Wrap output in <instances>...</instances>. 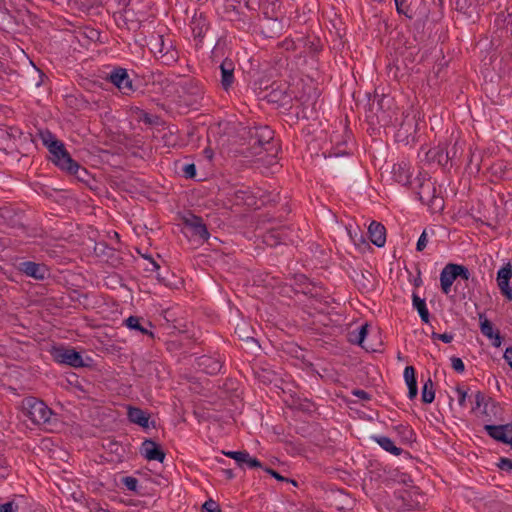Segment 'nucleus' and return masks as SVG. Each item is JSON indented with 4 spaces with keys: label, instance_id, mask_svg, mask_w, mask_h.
<instances>
[{
    "label": "nucleus",
    "instance_id": "1",
    "mask_svg": "<svg viewBox=\"0 0 512 512\" xmlns=\"http://www.w3.org/2000/svg\"><path fill=\"white\" fill-rule=\"evenodd\" d=\"M22 408L35 425H50L52 423L53 411L40 399L29 396L22 400Z\"/></svg>",
    "mask_w": 512,
    "mask_h": 512
},
{
    "label": "nucleus",
    "instance_id": "2",
    "mask_svg": "<svg viewBox=\"0 0 512 512\" xmlns=\"http://www.w3.org/2000/svg\"><path fill=\"white\" fill-rule=\"evenodd\" d=\"M148 45L150 51L163 64L171 65L178 60V51L169 37H164L161 34H153L149 39Z\"/></svg>",
    "mask_w": 512,
    "mask_h": 512
},
{
    "label": "nucleus",
    "instance_id": "3",
    "mask_svg": "<svg viewBox=\"0 0 512 512\" xmlns=\"http://www.w3.org/2000/svg\"><path fill=\"white\" fill-rule=\"evenodd\" d=\"M419 200L432 211H440L444 207L443 198L439 195L435 183L430 178H416Z\"/></svg>",
    "mask_w": 512,
    "mask_h": 512
},
{
    "label": "nucleus",
    "instance_id": "4",
    "mask_svg": "<svg viewBox=\"0 0 512 512\" xmlns=\"http://www.w3.org/2000/svg\"><path fill=\"white\" fill-rule=\"evenodd\" d=\"M471 273L469 269L462 264L448 263L440 272L441 291L448 295L451 292L452 285L457 278L469 280Z\"/></svg>",
    "mask_w": 512,
    "mask_h": 512
},
{
    "label": "nucleus",
    "instance_id": "5",
    "mask_svg": "<svg viewBox=\"0 0 512 512\" xmlns=\"http://www.w3.org/2000/svg\"><path fill=\"white\" fill-rule=\"evenodd\" d=\"M53 360L58 364L67 365L73 368L87 366L82 355L73 348L63 346L53 347L50 351Z\"/></svg>",
    "mask_w": 512,
    "mask_h": 512
},
{
    "label": "nucleus",
    "instance_id": "6",
    "mask_svg": "<svg viewBox=\"0 0 512 512\" xmlns=\"http://www.w3.org/2000/svg\"><path fill=\"white\" fill-rule=\"evenodd\" d=\"M284 28L283 17L262 15L259 19L258 31L264 38H277L282 35Z\"/></svg>",
    "mask_w": 512,
    "mask_h": 512
},
{
    "label": "nucleus",
    "instance_id": "7",
    "mask_svg": "<svg viewBox=\"0 0 512 512\" xmlns=\"http://www.w3.org/2000/svg\"><path fill=\"white\" fill-rule=\"evenodd\" d=\"M107 79L124 95L134 92L133 82L125 68H114Z\"/></svg>",
    "mask_w": 512,
    "mask_h": 512
},
{
    "label": "nucleus",
    "instance_id": "8",
    "mask_svg": "<svg viewBox=\"0 0 512 512\" xmlns=\"http://www.w3.org/2000/svg\"><path fill=\"white\" fill-rule=\"evenodd\" d=\"M184 225L189 229L193 237H197L201 241H207L209 239L210 233L201 217L189 214L184 217Z\"/></svg>",
    "mask_w": 512,
    "mask_h": 512
},
{
    "label": "nucleus",
    "instance_id": "9",
    "mask_svg": "<svg viewBox=\"0 0 512 512\" xmlns=\"http://www.w3.org/2000/svg\"><path fill=\"white\" fill-rule=\"evenodd\" d=\"M391 174L395 182L407 186L411 184L413 176L412 165L408 160L401 159L392 166Z\"/></svg>",
    "mask_w": 512,
    "mask_h": 512
},
{
    "label": "nucleus",
    "instance_id": "10",
    "mask_svg": "<svg viewBox=\"0 0 512 512\" xmlns=\"http://www.w3.org/2000/svg\"><path fill=\"white\" fill-rule=\"evenodd\" d=\"M511 278L512 265L508 262L497 271L496 281L501 294L510 301H512V288L510 287Z\"/></svg>",
    "mask_w": 512,
    "mask_h": 512
},
{
    "label": "nucleus",
    "instance_id": "11",
    "mask_svg": "<svg viewBox=\"0 0 512 512\" xmlns=\"http://www.w3.org/2000/svg\"><path fill=\"white\" fill-rule=\"evenodd\" d=\"M139 452L141 456L149 461H158L162 463L166 457V453L160 444L152 439H145L140 446Z\"/></svg>",
    "mask_w": 512,
    "mask_h": 512
},
{
    "label": "nucleus",
    "instance_id": "12",
    "mask_svg": "<svg viewBox=\"0 0 512 512\" xmlns=\"http://www.w3.org/2000/svg\"><path fill=\"white\" fill-rule=\"evenodd\" d=\"M116 22L119 27L129 31H137L141 26V21L130 4L116 16Z\"/></svg>",
    "mask_w": 512,
    "mask_h": 512
},
{
    "label": "nucleus",
    "instance_id": "13",
    "mask_svg": "<svg viewBox=\"0 0 512 512\" xmlns=\"http://www.w3.org/2000/svg\"><path fill=\"white\" fill-rule=\"evenodd\" d=\"M419 156L421 157V161H425L428 164H437L439 166H445L447 164V154L444 153V145L442 144L427 150L422 148Z\"/></svg>",
    "mask_w": 512,
    "mask_h": 512
},
{
    "label": "nucleus",
    "instance_id": "14",
    "mask_svg": "<svg viewBox=\"0 0 512 512\" xmlns=\"http://www.w3.org/2000/svg\"><path fill=\"white\" fill-rule=\"evenodd\" d=\"M486 433L496 441L510 445L512 442V424L485 425Z\"/></svg>",
    "mask_w": 512,
    "mask_h": 512
},
{
    "label": "nucleus",
    "instance_id": "15",
    "mask_svg": "<svg viewBox=\"0 0 512 512\" xmlns=\"http://www.w3.org/2000/svg\"><path fill=\"white\" fill-rule=\"evenodd\" d=\"M19 271L35 280H44L49 276V270L46 265L33 261H24L19 264Z\"/></svg>",
    "mask_w": 512,
    "mask_h": 512
},
{
    "label": "nucleus",
    "instance_id": "16",
    "mask_svg": "<svg viewBox=\"0 0 512 512\" xmlns=\"http://www.w3.org/2000/svg\"><path fill=\"white\" fill-rule=\"evenodd\" d=\"M392 104L393 99L385 95L382 96L377 102V105L380 109V113L377 115V117L378 120L383 122L384 125L393 124L394 121L397 120V118H394V116H396V109H391Z\"/></svg>",
    "mask_w": 512,
    "mask_h": 512
},
{
    "label": "nucleus",
    "instance_id": "17",
    "mask_svg": "<svg viewBox=\"0 0 512 512\" xmlns=\"http://www.w3.org/2000/svg\"><path fill=\"white\" fill-rule=\"evenodd\" d=\"M479 320L481 333L491 340V344L494 347L499 348L502 345V337L499 330L494 329L492 322L484 314H479Z\"/></svg>",
    "mask_w": 512,
    "mask_h": 512
},
{
    "label": "nucleus",
    "instance_id": "18",
    "mask_svg": "<svg viewBox=\"0 0 512 512\" xmlns=\"http://www.w3.org/2000/svg\"><path fill=\"white\" fill-rule=\"evenodd\" d=\"M225 456L234 459L239 467L244 468H260L262 467L261 462L246 451H227L223 452Z\"/></svg>",
    "mask_w": 512,
    "mask_h": 512
},
{
    "label": "nucleus",
    "instance_id": "19",
    "mask_svg": "<svg viewBox=\"0 0 512 512\" xmlns=\"http://www.w3.org/2000/svg\"><path fill=\"white\" fill-rule=\"evenodd\" d=\"M219 69L221 72V79L220 83L222 88L225 91H228L233 83H234V70H235V64L231 59H224L221 64L219 65Z\"/></svg>",
    "mask_w": 512,
    "mask_h": 512
},
{
    "label": "nucleus",
    "instance_id": "20",
    "mask_svg": "<svg viewBox=\"0 0 512 512\" xmlns=\"http://www.w3.org/2000/svg\"><path fill=\"white\" fill-rule=\"evenodd\" d=\"M251 138L254 140V145H258L265 150H269V147L267 146L271 144V141L274 138V132L268 126L256 127L254 132L251 133Z\"/></svg>",
    "mask_w": 512,
    "mask_h": 512
},
{
    "label": "nucleus",
    "instance_id": "21",
    "mask_svg": "<svg viewBox=\"0 0 512 512\" xmlns=\"http://www.w3.org/2000/svg\"><path fill=\"white\" fill-rule=\"evenodd\" d=\"M55 165L62 171H65L70 175H75L79 179H82V176L79 174L80 171L84 174H87V170L82 168L78 162L73 160L68 152L64 157L60 158L59 162H56Z\"/></svg>",
    "mask_w": 512,
    "mask_h": 512
},
{
    "label": "nucleus",
    "instance_id": "22",
    "mask_svg": "<svg viewBox=\"0 0 512 512\" xmlns=\"http://www.w3.org/2000/svg\"><path fill=\"white\" fill-rule=\"evenodd\" d=\"M369 238L377 247H383L386 243V229L379 222L372 221L368 227Z\"/></svg>",
    "mask_w": 512,
    "mask_h": 512
},
{
    "label": "nucleus",
    "instance_id": "23",
    "mask_svg": "<svg viewBox=\"0 0 512 512\" xmlns=\"http://www.w3.org/2000/svg\"><path fill=\"white\" fill-rule=\"evenodd\" d=\"M190 28L194 38H202L209 29V22L203 13L194 14L190 22Z\"/></svg>",
    "mask_w": 512,
    "mask_h": 512
},
{
    "label": "nucleus",
    "instance_id": "24",
    "mask_svg": "<svg viewBox=\"0 0 512 512\" xmlns=\"http://www.w3.org/2000/svg\"><path fill=\"white\" fill-rule=\"evenodd\" d=\"M127 417L131 423L137 424L143 428L149 427L150 415L141 408L128 406Z\"/></svg>",
    "mask_w": 512,
    "mask_h": 512
},
{
    "label": "nucleus",
    "instance_id": "25",
    "mask_svg": "<svg viewBox=\"0 0 512 512\" xmlns=\"http://www.w3.org/2000/svg\"><path fill=\"white\" fill-rule=\"evenodd\" d=\"M416 371L413 366H406L404 369V379L408 386V398L414 399L418 394Z\"/></svg>",
    "mask_w": 512,
    "mask_h": 512
},
{
    "label": "nucleus",
    "instance_id": "26",
    "mask_svg": "<svg viewBox=\"0 0 512 512\" xmlns=\"http://www.w3.org/2000/svg\"><path fill=\"white\" fill-rule=\"evenodd\" d=\"M371 439L376 442L382 449L385 451L395 455L399 456L403 453V449L400 447H397L394 442L387 436L383 435H374L371 437Z\"/></svg>",
    "mask_w": 512,
    "mask_h": 512
},
{
    "label": "nucleus",
    "instance_id": "27",
    "mask_svg": "<svg viewBox=\"0 0 512 512\" xmlns=\"http://www.w3.org/2000/svg\"><path fill=\"white\" fill-rule=\"evenodd\" d=\"M25 503L26 498L23 495H13L7 502L0 503V512H20Z\"/></svg>",
    "mask_w": 512,
    "mask_h": 512
},
{
    "label": "nucleus",
    "instance_id": "28",
    "mask_svg": "<svg viewBox=\"0 0 512 512\" xmlns=\"http://www.w3.org/2000/svg\"><path fill=\"white\" fill-rule=\"evenodd\" d=\"M412 306L417 310L421 320L428 323L430 320V313L424 298H421L417 293L412 294Z\"/></svg>",
    "mask_w": 512,
    "mask_h": 512
},
{
    "label": "nucleus",
    "instance_id": "29",
    "mask_svg": "<svg viewBox=\"0 0 512 512\" xmlns=\"http://www.w3.org/2000/svg\"><path fill=\"white\" fill-rule=\"evenodd\" d=\"M262 15L283 17L280 0H264L261 4Z\"/></svg>",
    "mask_w": 512,
    "mask_h": 512
},
{
    "label": "nucleus",
    "instance_id": "30",
    "mask_svg": "<svg viewBox=\"0 0 512 512\" xmlns=\"http://www.w3.org/2000/svg\"><path fill=\"white\" fill-rule=\"evenodd\" d=\"M199 366L202 367L207 374L213 375L220 372L222 363L219 360L212 359L209 356H203L199 360Z\"/></svg>",
    "mask_w": 512,
    "mask_h": 512
},
{
    "label": "nucleus",
    "instance_id": "31",
    "mask_svg": "<svg viewBox=\"0 0 512 512\" xmlns=\"http://www.w3.org/2000/svg\"><path fill=\"white\" fill-rule=\"evenodd\" d=\"M124 324L130 330H136L143 335H149L151 338L154 337L153 332L149 331L141 324V318L138 316L128 317L124 320Z\"/></svg>",
    "mask_w": 512,
    "mask_h": 512
},
{
    "label": "nucleus",
    "instance_id": "32",
    "mask_svg": "<svg viewBox=\"0 0 512 512\" xmlns=\"http://www.w3.org/2000/svg\"><path fill=\"white\" fill-rule=\"evenodd\" d=\"M356 281L358 285L365 291H371L375 289V277L368 270L361 271Z\"/></svg>",
    "mask_w": 512,
    "mask_h": 512
},
{
    "label": "nucleus",
    "instance_id": "33",
    "mask_svg": "<svg viewBox=\"0 0 512 512\" xmlns=\"http://www.w3.org/2000/svg\"><path fill=\"white\" fill-rule=\"evenodd\" d=\"M11 5V0H0V28L12 22Z\"/></svg>",
    "mask_w": 512,
    "mask_h": 512
},
{
    "label": "nucleus",
    "instance_id": "34",
    "mask_svg": "<svg viewBox=\"0 0 512 512\" xmlns=\"http://www.w3.org/2000/svg\"><path fill=\"white\" fill-rule=\"evenodd\" d=\"M421 399H422V402L425 404H430L435 399L434 385L430 378H428L425 381V383L422 387Z\"/></svg>",
    "mask_w": 512,
    "mask_h": 512
},
{
    "label": "nucleus",
    "instance_id": "35",
    "mask_svg": "<svg viewBox=\"0 0 512 512\" xmlns=\"http://www.w3.org/2000/svg\"><path fill=\"white\" fill-rule=\"evenodd\" d=\"M51 157L50 160L56 164V162H59L60 158L64 157L67 154V150L63 144V142L59 144H55L52 146V149L49 150Z\"/></svg>",
    "mask_w": 512,
    "mask_h": 512
},
{
    "label": "nucleus",
    "instance_id": "36",
    "mask_svg": "<svg viewBox=\"0 0 512 512\" xmlns=\"http://www.w3.org/2000/svg\"><path fill=\"white\" fill-rule=\"evenodd\" d=\"M268 98L270 102L279 103L282 106L288 104L291 99L290 95L286 92H278L276 90L271 91Z\"/></svg>",
    "mask_w": 512,
    "mask_h": 512
},
{
    "label": "nucleus",
    "instance_id": "37",
    "mask_svg": "<svg viewBox=\"0 0 512 512\" xmlns=\"http://www.w3.org/2000/svg\"><path fill=\"white\" fill-rule=\"evenodd\" d=\"M394 2L398 14H403L409 19L413 18V11L410 5L407 3V0H394Z\"/></svg>",
    "mask_w": 512,
    "mask_h": 512
},
{
    "label": "nucleus",
    "instance_id": "38",
    "mask_svg": "<svg viewBox=\"0 0 512 512\" xmlns=\"http://www.w3.org/2000/svg\"><path fill=\"white\" fill-rule=\"evenodd\" d=\"M39 135H40L43 145L45 147H47L48 151L52 149V146L54 145V143L55 144L61 143V141L56 139L54 134H52L50 131H41Z\"/></svg>",
    "mask_w": 512,
    "mask_h": 512
},
{
    "label": "nucleus",
    "instance_id": "39",
    "mask_svg": "<svg viewBox=\"0 0 512 512\" xmlns=\"http://www.w3.org/2000/svg\"><path fill=\"white\" fill-rule=\"evenodd\" d=\"M463 152L462 144L455 142L451 148H447L444 145V153L447 154V163L453 161Z\"/></svg>",
    "mask_w": 512,
    "mask_h": 512
},
{
    "label": "nucleus",
    "instance_id": "40",
    "mask_svg": "<svg viewBox=\"0 0 512 512\" xmlns=\"http://www.w3.org/2000/svg\"><path fill=\"white\" fill-rule=\"evenodd\" d=\"M429 232L431 235H434V231L433 229H424L422 234L420 235L418 241H417V244H416V250L421 252L423 251L426 246H427V243L429 241Z\"/></svg>",
    "mask_w": 512,
    "mask_h": 512
},
{
    "label": "nucleus",
    "instance_id": "41",
    "mask_svg": "<svg viewBox=\"0 0 512 512\" xmlns=\"http://www.w3.org/2000/svg\"><path fill=\"white\" fill-rule=\"evenodd\" d=\"M123 485L127 488V490L132 492L138 491V479L132 476H126L122 478Z\"/></svg>",
    "mask_w": 512,
    "mask_h": 512
},
{
    "label": "nucleus",
    "instance_id": "42",
    "mask_svg": "<svg viewBox=\"0 0 512 512\" xmlns=\"http://www.w3.org/2000/svg\"><path fill=\"white\" fill-rule=\"evenodd\" d=\"M202 509L205 512H221L219 504L213 499H208L207 501H205L204 504L202 505Z\"/></svg>",
    "mask_w": 512,
    "mask_h": 512
},
{
    "label": "nucleus",
    "instance_id": "43",
    "mask_svg": "<svg viewBox=\"0 0 512 512\" xmlns=\"http://www.w3.org/2000/svg\"><path fill=\"white\" fill-rule=\"evenodd\" d=\"M358 333H359V341H362V348H364L367 351H369V350L375 351L374 348L370 347L368 344L365 343V338L367 335V325H362L358 329Z\"/></svg>",
    "mask_w": 512,
    "mask_h": 512
},
{
    "label": "nucleus",
    "instance_id": "44",
    "mask_svg": "<svg viewBox=\"0 0 512 512\" xmlns=\"http://www.w3.org/2000/svg\"><path fill=\"white\" fill-rule=\"evenodd\" d=\"M451 366L457 373H463L465 371L464 362L459 357H451Z\"/></svg>",
    "mask_w": 512,
    "mask_h": 512
},
{
    "label": "nucleus",
    "instance_id": "45",
    "mask_svg": "<svg viewBox=\"0 0 512 512\" xmlns=\"http://www.w3.org/2000/svg\"><path fill=\"white\" fill-rule=\"evenodd\" d=\"M497 467L506 472L512 471V460L509 458L502 457L499 459V462L497 463Z\"/></svg>",
    "mask_w": 512,
    "mask_h": 512
},
{
    "label": "nucleus",
    "instance_id": "46",
    "mask_svg": "<svg viewBox=\"0 0 512 512\" xmlns=\"http://www.w3.org/2000/svg\"><path fill=\"white\" fill-rule=\"evenodd\" d=\"M182 171L186 178L192 179L196 176V166L193 163L185 164Z\"/></svg>",
    "mask_w": 512,
    "mask_h": 512
},
{
    "label": "nucleus",
    "instance_id": "47",
    "mask_svg": "<svg viewBox=\"0 0 512 512\" xmlns=\"http://www.w3.org/2000/svg\"><path fill=\"white\" fill-rule=\"evenodd\" d=\"M458 396V403L461 407H466L467 390L463 387H456L455 389Z\"/></svg>",
    "mask_w": 512,
    "mask_h": 512
},
{
    "label": "nucleus",
    "instance_id": "48",
    "mask_svg": "<svg viewBox=\"0 0 512 512\" xmlns=\"http://www.w3.org/2000/svg\"><path fill=\"white\" fill-rule=\"evenodd\" d=\"M9 475V465L3 456L0 455V479H4Z\"/></svg>",
    "mask_w": 512,
    "mask_h": 512
},
{
    "label": "nucleus",
    "instance_id": "49",
    "mask_svg": "<svg viewBox=\"0 0 512 512\" xmlns=\"http://www.w3.org/2000/svg\"><path fill=\"white\" fill-rule=\"evenodd\" d=\"M431 337L433 340H440L444 343H450L453 340V335L450 333L439 334V333L433 332Z\"/></svg>",
    "mask_w": 512,
    "mask_h": 512
},
{
    "label": "nucleus",
    "instance_id": "50",
    "mask_svg": "<svg viewBox=\"0 0 512 512\" xmlns=\"http://www.w3.org/2000/svg\"><path fill=\"white\" fill-rule=\"evenodd\" d=\"M235 196H236L237 200H241V201L245 202L246 204L250 205V202H248V199L251 197L248 195V192L243 191V190H238L235 193Z\"/></svg>",
    "mask_w": 512,
    "mask_h": 512
},
{
    "label": "nucleus",
    "instance_id": "51",
    "mask_svg": "<svg viewBox=\"0 0 512 512\" xmlns=\"http://www.w3.org/2000/svg\"><path fill=\"white\" fill-rule=\"evenodd\" d=\"M145 259L148 260L149 264H150V267L146 268L147 271L154 272L160 268L159 264L152 257L147 256V257H145Z\"/></svg>",
    "mask_w": 512,
    "mask_h": 512
},
{
    "label": "nucleus",
    "instance_id": "52",
    "mask_svg": "<svg viewBox=\"0 0 512 512\" xmlns=\"http://www.w3.org/2000/svg\"><path fill=\"white\" fill-rule=\"evenodd\" d=\"M503 357L507 361L510 368L512 369V347L506 348Z\"/></svg>",
    "mask_w": 512,
    "mask_h": 512
},
{
    "label": "nucleus",
    "instance_id": "53",
    "mask_svg": "<svg viewBox=\"0 0 512 512\" xmlns=\"http://www.w3.org/2000/svg\"><path fill=\"white\" fill-rule=\"evenodd\" d=\"M265 471L267 473H269L272 477H274L275 479L277 480H280V481H287L286 478H284L283 476H281L277 471L273 470V469H270V468H266Z\"/></svg>",
    "mask_w": 512,
    "mask_h": 512
},
{
    "label": "nucleus",
    "instance_id": "54",
    "mask_svg": "<svg viewBox=\"0 0 512 512\" xmlns=\"http://www.w3.org/2000/svg\"><path fill=\"white\" fill-rule=\"evenodd\" d=\"M483 401H484L483 394L480 392H477L475 394V406H473L472 409L474 410L476 408H479Z\"/></svg>",
    "mask_w": 512,
    "mask_h": 512
},
{
    "label": "nucleus",
    "instance_id": "55",
    "mask_svg": "<svg viewBox=\"0 0 512 512\" xmlns=\"http://www.w3.org/2000/svg\"><path fill=\"white\" fill-rule=\"evenodd\" d=\"M350 342L354 344H358L362 347V341H359V333L358 331H353L350 333Z\"/></svg>",
    "mask_w": 512,
    "mask_h": 512
},
{
    "label": "nucleus",
    "instance_id": "56",
    "mask_svg": "<svg viewBox=\"0 0 512 512\" xmlns=\"http://www.w3.org/2000/svg\"><path fill=\"white\" fill-rule=\"evenodd\" d=\"M282 46L286 49V50H294L295 49V42L293 40H290V39H286L282 42Z\"/></svg>",
    "mask_w": 512,
    "mask_h": 512
},
{
    "label": "nucleus",
    "instance_id": "57",
    "mask_svg": "<svg viewBox=\"0 0 512 512\" xmlns=\"http://www.w3.org/2000/svg\"><path fill=\"white\" fill-rule=\"evenodd\" d=\"M404 505L408 510H414V509H417L420 507V502L418 500H416V501L407 502Z\"/></svg>",
    "mask_w": 512,
    "mask_h": 512
},
{
    "label": "nucleus",
    "instance_id": "58",
    "mask_svg": "<svg viewBox=\"0 0 512 512\" xmlns=\"http://www.w3.org/2000/svg\"><path fill=\"white\" fill-rule=\"evenodd\" d=\"M354 395L361 399H369L368 393L364 390H357L354 392Z\"/></svg>",
    "mask_w": 512,
    "mask_h": 512
},
{
    "label": "nucleus",
    "instance_id": "59",
    "mask_svg": "<svg viewBox=\"0 0 512 512\" xmlns=\"http://www.w3.org/2000/svg\"><path fill=\"white\" fill-rule=\"evenodd\" d=\"M203 153L208 160H212L214 154L211 148H205Z\"/></svg>",
    "mask_w": 512,
    "mask_h": 512
},
{
    "label": "nucleus",
    "instance_id": "60",
    "mask_svg": "<svg viewBox=\"0 0 512 512\" xmlns=\"http://www.w3.org/2000/svg\"><path fill=\"white\" fill-rule=\"evenodd\" d=\"M408 125H409L408 123H402V124H401V127H400V129H399V131H398V135H399V136H400V134H401L402 130H405V132H406V133H408V131H409V130L406 128V126H408Z\"/></svg>",
    "mask_w": 512,
    "mask_h": 512
},
{
    "label": "nucleus",
    "instance_id": "61",
    "mask_svg": "<svg viewBox=\"0 0 512 512\" xmlns=\"http://www.w3.org/2000/svg\"><path fill=\"white\" fill-rule=\"evenodd\" d=\"M141 119L146 123H149V124L151 123V119L147 113H144L143 116L141 117Z\"/></svg>",
    "mask_w": 512,
    "mask_h": 512
},
{
    "label": "nucleus",
    "instance_id": "62",
    "mask_svg": "<svg viewBox=\"0 0 512 512\" xmlns=\"http://www.w3.org/2000/svg\"><path fill=\"white\" fill-rule=\"evenodd\" d=\"M421 283H422V280H421V278H420V277H418V278H417V279H415V281H414L415 286H420V285H421Z\"/></svg>",
    "mask_w": 512,
    "mask_h": 512
},
{
    "label": "nucleus",
    "instance_id": "63",
    "mask_svg": "<svg viewBox=\"0 0 512 512\" xmlns=\"http://www.w3.org/2000/svg\"><path fill=\"white\" fill-rule=\"evenodd\" d=\"M408 497H410V492L406 491L404 495H402V499L406 500Z\"/></svg>",
    "mask_w": 512,
    "mask_h": 512
},
{
    "label": "nucleus",
    "instance_id": "64",
    "mask_svg": "<svg viewBox=\"0 0 512 512\" xmlns=\"http://www.w3.org/2000/svg\"><path fill=\"white\" fill-rule=\"evenodd\" d=\"M225 472H226V474H227V476H228L229 478H232V477H233V473H232V471H231V470H226Z\"/></svg>",
    "mask_w": 512,
    "mask_h": 512
}]
</instances>
